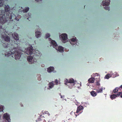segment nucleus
I'll return each instance as SVG.
<instances>
[{
    "label": "nucleus",
    "instance_id": "nucleus-1",
    "mask_svg": "<svg viewBox=\"0 0 122 122\" xmlns=\"http://www.w3.org/2000/svg\"><path fill=\"white\" fill-rule=\"evenodd\" d=\"M14 40H10L9 36L5 34L2 36V39L5 42H9L10 44L5 43L2 44V46L6 48L5 52V55L7 57L9 56L12 55L13 54L15 59H20L22 54L21 52L22 51L20 49L18 46L19 42V37L18 34L14 32L12 34Z\"/></svg>",
    "mask_w": 122,
    "mask_h": 122
},
{
    "label": "nucleus",
    "instance_id": "nucleus-2",
    "mask_svg": "<svg viewBox=\"0 0 122 122\" xmlns=\"http://www.w3.org/2000/svg\"><path fill=\"white\" fill-rule=\"evenodd\" d=\"M10 8L8 5H5V10L0 11V22L2 24H4L8 21H13L14 20H16L18 21L19 19H17L15 15L12 12L10 13L9 11Z\"/></svg>",
    "mask_w": 122,
    "mask_h": 122
},
{
    "label": "nucleus",
    "instance_id": "nucleus-3",
    "mask_svg": "<svg viewBox=\"0 0 122 122\" xmlns=\"http://www.w3.org/2000/svg\"><path fill=\"white\" fill-rule=\"evenodd\" d=\"M26 51L24 53L29 55H30V56H28L27 58L28 61L30 64L34 63L33 62H31V61L33 59H34V61L36 62V59L40 56V54L39 53L38 51H36L35 50L33 49V47L31 46L25 49Z\"/></svg>",
    "mask_w": 122,
    "mask_h": 122
},
{
    "label": "nucleus",
    "instance_id": "nucleus-4",
    "mask_svg": "<svg viewBox=\"0 0 122 122\" xmlns=\"http://www.w3.org/2000/svg\"><path fill=\"white\" fill-rule=\"evenodd\" d=\"M49 41H51V44L53 46V47L56 48L57 50H58L60 52L63 51V48L61 46H59L58 49L56 48V47L57 46V45L55 41L52 40L51 38H49Z\"/></svg>",
    "mask_w": 122,
    "mask_h": 122
},
{
    "label": "nucleus",
    "instance_id": "nucleus-5",
    "mask_svg": "<svg viewBox=\"0 0 122 122\" xmlns=\"http://www.w3.org/2000/svg\"><path fill=\"white\" fill-rule=\"evenodd\" d=\"M3 118L5 120V122H10V116L7 113H6L4 114Z\"/></svg>",
    "mask_w": 122,
    "mask_h": 122
},
{
    "label": "nucleus",
    "instance_id": "nucleus-6",
    "mask_svg": "<svg viewBox=\"0 0 122 122\" xmlns=\"http://www.w3.org/2000/svg\"><path fill=\"white\" fill-rule=\"evenodd\" d=\"M67 36L66 34H62L61 35V38L62 40L65 41L67 38Z\"/></svg>",
    "mask_w": 122,
    "mask_h": 122
},
{
    "label": "nucleus",
    "instance_id": "nucleus-7",
    "mask_svg": "<svg viewBox=\"0 0 122 122\" xmlns=\"http://www.w3.org/2000/svg\"><path fill=\"white\" fill-rule=\"evenodd\" d=\"M120 93H118L116 94H113L111 95L110 96V98L112 100L113 99L116 97H118L120 95Z\"/></svg>",
    "mask_w": 122,
    "mask_h": 122
},
{
    "label": "nucleus",
    "instance_id": "nucleus-8",
    "mask_svg": "<svg viewBox=\"0 0 122 122\" xmlns=\"http://www.w3.org/2000/svg\"><path fill=\"white\" fill-rule=\"evenodd\" d=\"M110 2V0H106L105 1H103L102 3L103 6L108 5H109Z\"/></svg>",
    "mask_w": 122,
    "mask_h": 122
},
{
    "label": "nucleus",
    "instance_id": "nucleus-9",
    "mask_svg": "<svg viewBox=\"0 0 122 122\" xmlns=\"http://www.w3.org/2000/svg\"><path fill=\"white\" fill-rule=\"evenodd\" d=\"M66 82L65 83V85H66L67 83H74L75 82V81L72 78H71L69 80L67 79H66Z\"/></svg>",
    "mask_w": 122,
    "mask_h": 122
},
{
    "label": "nucleus",
    "instance_id": "nucleus-10",
    "mask_svg": "<svg viewBox=\"0 0 122 122\" xmlns=\"http://www.w3.org/2000/svg\"><path fill=\"white\" fill-rule=\"evenodd\" d=\"M83 109V107L81 105L79 107H78L76 112V113H77L82 110Z\"/></svg>",
    "mask_w": 122,
    "mask_h": 122
},
{
    "label": "nucleus",
    "instance_id": "nucleus-11",
    "mask_svg": "<svg viewBox=\"0 0 122 122\" xmlns=\"http://www.w3.org/2000/svg\"><path fill=\"white\" fill-rule=\"evenodd\" d=\"M47 71L48 72H50L52 71L55 72L54 70V68L53 67H50L47 70Z\"/></svg>",
    "mask_w": 122,
    "mask_h": 122
},
{
    "label": "nucleus",
    "instance_id": "nucleus-12",
    "mask_svg": "<svg viewBox=\"0 0 122 122\" xmlns=\"http://www.w3.org/2000/svg\"><path fill=\"white\" fill-rule=\"evenodd\" d=\"M95 80L94 78L92 77L89 78L88 80V83H93L94 82Z\"/></svg>",
    "mask_w": 122,
    "mask_h": 122
},
{
    "label": "nucleus",
    "instance_id": "nucleus-13",
    "mask_svg": "<svg viewBox=\"0 0 122 122\" xmlns=\"http://www.w3.org/2000/svg\"><path fill=\"white\" fill-rule=\"evenodd\" d=\"M36 37L38 38L41 35V32L39 31H37L36 32Z\"/></svg>",
    "mask_w": 122,
    "mask_h": 122
},
{
    "label": "nucleus",
    "instance_id": "nucleus-14",
    "mask_svg": "<svg viewBox=\"0 0 122 122\" xmlns=\"http://www.w3.org/2000/svg\"><path fill=\"white\" fill-rule=\"evenodd\" d=\"M119 90V91H121V90L120 88L116 87L114 90H113V92L115 93H116L118 92Z\"/></svg>",
    "mask_w": 122,
    "mask_h": 122
},
{
    "label": "nucleus",
    "instance_id": "nucleus-15",
    "mask_svg": "<svg viewBox=\"0 0 122 122\" xmlns=\"http://www.w3.org/2000/svg\"><path fill=\"white\" fill-rule=\"evenodd\" d=\"M90 93L91 95L93 97H95L97 95V92L94 91L91 92Z\"/></svg>",
    "mask_w": 122,
    "mask_h": 122
},
{
    "label": "nucleus",
    "instance_id": "nucleus-16",
    "mask_svg": "<svg viewBox=\"0 0 122 122\" xmlns=\"http://www.w3.org/2000/svg\"><path fill=\"white\" fill-rule=\"evenodd\" d=\"M103 90V87H102L100 89H99L98 90H97V92L98 93H102V90Z\"/></svg>",
    "mask_w": 122,
    "mask_h": 122
},
{
    "label": "nucleus",
    "instance_id": "nucleus-17",
    "mask_svg": "<svg viewBox=\"0 0 122 122\" xmlns=\"http://www.w3.org/2000/svg\"><path fill=\"white\" fill-rule=\"evenodd\" d=\"M49 87L50 88H52L54 86V84L52 82L49 83Z\"/></svg>",
    "mask_w": 122,
    "mask_h": 122
},
{
    "label": "nucleus",
    "instance_id": "nucleus-18",
    "mask_svg": "<svg viewBox=\"0 0 122 122\" xmlns=\"http://www.w3.org/2000/svg\"><path fill=\"white\" fill-rule=\"evenodd\" d=\"M29 8L28 7H27L25 8L24 10V12H27L29 10Z\"/></svg>",
    "mask_w": 122,
    "mask_h": 122
},
{
    "label": "nucleus",
    "instance_id": "nucleus-19",
    "mask_svg": "<svg viewBox=\"0 0 122 122\" xmlns=\"http://www.w3.org/2000/svg\"><path fill=\"white\" fill-rule=\"evenodd\" d=\"M111 77L110 74H107L105 76V78L107 79H108Z\"/></svg>",
    "mask_w": 122,
    "mask_h": 122
},
{
    "label": "nucleus",
    "instance_id": "nucleus-20",
    "mask_svg": "<svg viewBox=\"0 0 122 122\" xmlns=\"http://www.w3.org/2000/svg\"><path fill=\"white\" fill-rule=\"evenodd\" d=\"M71 41L72 42H75L77 41V39L76 38H73L71 39Z\"/></svg>",
    "mask_w": 122,
    "mask_h": 122
},
{
    "label": "nucleus",
    "instance_id": "nucleus-21",
    "mask_svg": "<svg viewBox=\"0 0 122 122\" xmlns=\"http://www.w3.org/2000/svg\"><path fill=\"white\" fill-rule=\"evenodd\" d=\"M50 35L49 34L47 33L45 35V37L47 38L50 37Z\"/></svg>",
    "mask_w": 122,
    "mask_h": 122
},
{
    "label": "nucleus",
    "instance_id": "nucleus-22",
    "mask_svg": "<svg viewBox=\"0 0 122 122\" xmlns=\"http://www.w3.org/2000/svg\"><path fill=\"white\" fill-rule=\"evenodd\" d=\"M3 4V3L2 2V0H0V7L2 6Z\"/></svg>",
    "mask_w": 122,
    "mask_h": 122
},
{
    "label": "nucleus",
    "instance_id": "nucleus-23",
    "mask_svg": "<svg viewBox=\"0 0 122 122\" xmlns=\"http://www.w3.org/2000/svg\"><path fill=\"white\" fill-rule=\"evenodd\" d=\"M104 8L105 10H108L109 11L110 10V8L108 6H105L104 7Z\"/></svg>",
    "mask_w": 122,
    "mask_h": 122
},
{
    "label": "nucleus",
    "instance_id": "nucleus-24",
    "mask_svg": "<svg viewBox=\"0 0 122 122\" xmlns=\"http://www.w3.org/2000/svg\"><path fill=\"white\" fill-rule=\"evenodd\" d=\"M3 107L0 106V112L3 111Z\"/></svg>",
    "mask_w": 122,
    "mask_h": 122
},
{
    "label": "nucleus",
    "instance_id": "nucleus-25",
    "mask_svg": "<svg viewBox=\"0 0 122 122\" xmlns=\"http://www.w3.org/2000/svg\"><path fill=\"white\" fill-rule=\"evenodd\" d=\"M31 14L30 13H28V14H26V16L27 17H30V16Z\"/></svg>",
    "mask_w": 122,
    "mask_h": 122
},
{
    "label": "nucleus",
    "instance_id": "nucleus-26",
    "mask_svg": "<svg viewBox=\"0 0 122 122\" xmlns=\"http://www.w3.org/2000/svg\"><path fill=\"white\" fill-rule=\"evenodd\" d=\"M59 95L61 96V98H62L64 97V96H62L61 95V93H60L59 94Z\"/></svg>",
    "mask_w": 122,
    "mask_h": 122
},
{
    "label": "nucleus",
    "instance_id": "nucleus-27",
    "mask_svg": "<svg viewBox=\"0 0 122 122\" xmlns=\"http://www.w3.org/2000/svg\"><path fill=\"white\" fill-rule=\"evenodd\" d=\"M120 92H121L120 93V97H121V98H122V91H121V92H119L118 93H120Z\"/></svg>",
    "mask_w": 122,
    "mask_h": 122
},
{
    "label": "nucleus",
    "instance_id": "nucleus-28",
    "mask_svg": "<svg viewBox=\"0 0 122 122\" xmlns=\"http://www.w3.org/2000/svg\"><path fill=\"white\" fill-rule=\"evenodd\" d=\"M96 85H97L99 86L100 85V84L98 82H96Z\"/></svg>",
    "mask_w": 122,
    "mask_h": 122
},
{
    "label": "nucleus",
    "instance_id": "nucleus-29",
    "mask_svg": "<svg viewBox=\"0 0 122 122\" xmlns=\"http://www.w3.org/2000/svg\"><path fill=\"white\" fill-rule=\"evenodd\" d=\"M38 79L39 81H40L41 80V77H38Z\"/></svg>",
    "mask_w": 122,
    "mask_h": 122
},
{
    "label": "nucleus",
    "instance_id": "nucleus-30",
    "mask_svg": "<svg viewBox=\"0 0 122 122\" xmlns=\"http://www.w3.org/2000/svg\"><path fill=\"white\" fill-rule=\"evenodd\" d=\"M55 82L57 84L58 83V81L56 79L55 80Z\"/></svg>",
    "mask_w": 122,
    "mask_h": 122
},
{
    "label": "nucleus",
    "instance_id": "nucleus-31",
    "mask_svg": "<svg viewBox=\"0 0 122 122\" xmlns=\"http://www.w3.org/2000/svg\"><path fill=\"white\" fill-rule=\"evenodd\" d=\"M36 1H37V2L39 1H42V0H35Z\"/></svg>",
    "mask_w": 122,
    "mask_h": 122
},
{
    "label": "nucleus",
    "instance_id": "nucleus-32",
    "mask_svg": "<svg viewBox=\"0 0 122 122\" xmlns=\"http://www.w3.org/2000/svg\"><path fill=\"white\" fill-rule=\"evenodd\" d=\"M119 88H122V85H121L120 87Z\"/></svg>",
    "mask_w": 122,
    "mask_h": 122
},
{
    "label": "nucleus",
    "instance_id": "nucleus-33",
    "mask_svg": "<svg viewBox=\"0 0 122 122\" xmlns=\"http://www.w3.org/2000/svg\"><path fill=\"white\" fill-rule=\"evenodd\" d=\"M41 66L43 67H44L45 66V65L44 64H43L42 65H41Z\"/></svg>",
    "mask_w": 122,
    "mask_h": 122
},
{
    "label": "nucleus",
    "instance_id": "nucleus-34",
    "mask_svg": "<svg viewBox=\"0 0 122 122\" xmlns=\"http://www.w3.org/2000/svg\"><path fill=\"white\" fill-rule=\"evenodd\" d=\"M79 115V114L77 115L76 114H75V115L76 116V117H77V115Z\"/></svg>",
    "mask_w": 122,
    "mask_h": 122
},
{
    "label": "nucleus",
    "instance_id": "nucleus-35",
    "mask_svg": "<svg viewBox=\"0 0 122 122\" xmlns=\"http://www.w3.org/2000/svg\"><path fill=\"white\" fill-rule=\"evenodd\" d=\"M31 18V17H29L28 18H27V19H28V20H29V19H30V18Z\"/></svg>",
    "mask_w": 122,
    "mask_h": 122
},
{
    "label": "nucleus",
    "instance_id": "nucleus-36",
    "mask_svg": "<svg viewBox=\"0 0 122 122\" xmlns=\"http://www.w3.org/2000/svg\"><path fill=\"white\" fill-rule=\"evenodd\" d=\"M77 42H76V45L77 46H78V45H77Z\"/></svg>",
    "mask_w": 122,
    "mask_h": 122
},
{
    "label": "nucleus",
    "instance_id": "nucleus-37",
    "mask_svg": "<svg viewBox=\"0 0 122 122\" xmlns=\"http://www.w3.org/2000/svg\"><path fill=\"white\" fill-rule=\"evenodd\" d=\"M46 112V113H47V112H48V111H47V112Z\"/></svg>",
    "mask_w": 122,
    "mask_h": 122
},
{
    "label": "nucleus",
    "instance_id": "nucleus-38",
    "mask_svg": "<svg viewBox=\"0 0 122 122\" xmlns=\"http://www.w3.org/2000/svg\"><path fill=\"white\" fill-rule=\"evenodd\" d=\"M37 27H38V28H39V26H37Z\"/></svg>",
    "mask_w": 122,
    "mask_h": 122
},
{
    "label": "nucleus",
    "instance_id": "nucleus-39",
    "mask_svg": "<svg viewBox=\"0 0 122 122\" xmlns=\"http://www.w3.org/2000/svg\"><path fill=\"white\" fill-rule=\"evenodd\" d=\"M70 43H71V44H71V43L70 42Z\"/></svg>",
    "mask_w": 122,
    "mask_h": 122
},
{
    "label": "nucleus",
    "instance_id": "nucleus-40",
    "mask_svg": "<svg viewBox=\"0 0 122 122\" xmlns=\"http://www.w3.org/2000/svg\"><path fill=\"white\" fill-rule=\"evenodd\" d=\"M85 7V5L84 6V8Z\"/></svg>",
    "mask_w": 122,
    "mask_h": 122
},
{
    "label": "nucleus",
    "instance_id": "nucleus-41",
    "mask_svg": "<svg viewBox=\"0 0 122 122\" xmlns=\"http://www.w3.org/2000/svg\"><path fill=\"white\" fill-rule=\"evenodd\" d=\"M12 56V57H13V56Z\"/></svg>",
    "mask_w": 122,
    "mask_h": 122
}]
</instances>
